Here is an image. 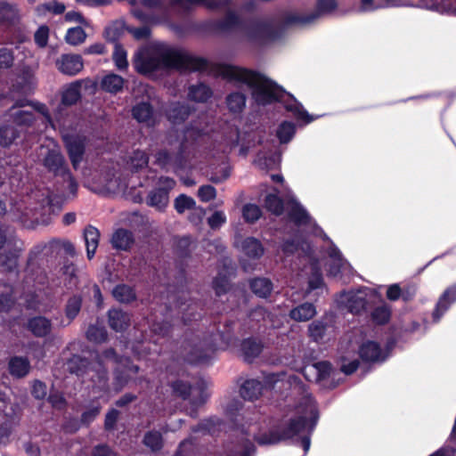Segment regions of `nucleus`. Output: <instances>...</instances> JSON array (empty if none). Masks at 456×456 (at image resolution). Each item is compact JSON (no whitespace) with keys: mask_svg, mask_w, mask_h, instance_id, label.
<instances>
[{"mask_svg":"<svg viewBox=\"0 0 456 456\" xmlns=\"http://www.w3.org/2000/svg\"><path fill=\"white\" fill-rule=\"evenodd\" d=\"M30 370V363L28 358L22 356H12L8 362V371L15 379L26 377Z\"/></svg>","mask_w":456,"mask_h":456,"instance_id":"cd10ccee","label":"nucleus"},{"mask_svg":"<svg viewBox=\"0 0 456 456\" xmlns=\"http://www.w3.org/2000/svg\"><path fill=\"white\" fill-rule=\"evenodd\" d=\"M456 301V285L449 287L439 297L433 311L434 322H438L441 316L448 310L450 305Z\"/></svg>","mask_w":456,"mask_h":456,"instance_id":"aec40b11","label":"nucleus"},{"mask_svg":"<svg viewBox=\"0 0 456 456\" xmlns=\"http://www.w3.org/2000/svg\"><path fill=\"white\" fill-rule=\"evenodd\" d=\"M149 163V156L142 151H134L130 158V167L132 172H139L146 167Z\"/></svg>","mask_w":456,"mask_h":456,"instance_id":"052dcab7","label":"nucleus"},{"mask_svg":"<svg viewBox=\"0 0 456 456\" xmlns=\"http://www.w3.org/2000/svg\"><path fill=\"white\" fill-rule=\"evenodd\" d=\"M131 115L136 122L148 128H153L159 123V115L151 102L150 97L136 102L131 109Z\"/></svg>","mask_w":456,"mask_h":456,"instance_id":"1a4fd4ad","label":"nucleus"},{"mask_svg":"<svg viewBox=\"0 0 456 456\" xmlns=\"http://www.w3.org/2000/svg\"><path fill=\"white\" fill-rule=\"evenodd\" d=\"M212 94L211 88L204 83L191 85L188 89V97L196 102H206Z\"/></svg>","mask_w":456,"mask_h":456,"instance_id":"4c0bfd02","label":"nucleus"},{"mask_svg":"<svg viewBox=\"0 0 456 456\" xmlns=\"http://www.w3.org/2000/svg\"><path fill=\"white\" fill-rule=\"evenodd\" d=\"M172 394L183 400H187L192 391V386L190 382L182 379H175L169 384Z\"/></svg>","mask_w":456,"mask_h":456,"instance_id":"09e8293b","label":"nucleus"},{"mask_svg":"<svg viewBox=\"0 0 456 456\" xmlns=\"http://www.w3.org/2000/svg\"><path fill=\"white\" fill-rule=\"evenodd\" d=\"M241 250L251 259H259L265 253L261 241L254 237H247L241 243Z\"/></svg>","mask_w":456,"mask_h":456,"instance_id":"473e14b6","label":"nucleus"},{"mask_svg":"<svg viewBox=\"0 0 456 456\" xmlns=\"http://www.w3.org/2000/svg\"><path fill=\"white\" fill-rule=\"evenodd\" d=\"M92 362L88 358L79 354H73L66 362L67 370L70 374L83 376L91 368Z\"/></svg>","mask_w":456,"mask_h":456,"instance_id":"7c9ffc66","label":"nucleus"},{"mask_svg":"<svg viewBox=\"0 0 456 456\" xmlns=\"http://www.w3.org/2000/svg\"><path fill=\"white\" fill-rule=\"evenodd\" d=\"M195 111V108L179 101L170 102L165 109V117L173 126L183 125Z\"/></svg>","mask_w":456,"mask_h":456,"instance_id":"9d476101","label":"nucleus"},{"mask_svg":"<svg viewBox=\"0 0 456 456\" xmlns=\"http://www.w3.org/2000/svg\"><path fill=\"white\" fill-rule=\"evenodd\" d=\"M222 424V420L216 417H210L200 420L196 426L191 428L193 433H202L214 435L218 431L217 427Z\"/></svg>","mask_w":456,"mask_h":456,"instance_id":"79ce46f5","label":"nucleus"},{"mask_svg":"<svg viewBox=\"0 0 456 456\" xmlns=\"http://www.w3.org/2000/svg\"><path fill=\"white\" fill-rule=\"evenodd\" d=\"M226 104L231 112L240 113L245 108L246 95L240 92H233L226 96Z\"/></svg>","mask_w":456,"mask_h":456,"instance_id":"de8ad7c7","label":"nucleus"},{"mask_svg":"<svg viewBox=\"0 0 456 456\" xmlns=\"http://www.w3.org/2000/svg\"><path fill=\"white\" fill-rule=\"evenodd\" d=\"M264 385L256 379L245 380L240 387V395L244 400L253 402L262 395Z\"/></svg>","mask_w":456,"mask_h":456,"instance_id":"b1692460","label":"nucleus"},{"mask_svg":"<svg viewBox=\"0 0 456 456\" xmlns=\"http://www.w3.org/2000/svg\"><path fill=\"white\" fill-rule=\"evenodd\" d=\"M265 208L276 216L284 212V201L277 193H268L265 197Z\"/></svg>","mask_w":456,"mask_h":456,"instance_id":"c03bdc74","label":"nucleus"},{"mask_svg":"<svg viewBox=\"0 0 456 456\" xmlns=\"http://www.w3.org/2000/svg\"><path fill=\"white\" fill-rule=\"evenodd\" d=\"M368 301L366 298L359 296H352L348 298L347 307L350 313L360 314L367 309Z\"/></svg>","mask_w":456,"mask_h":456,"instance_id":"0e129e2a","label":"nucleus"},{"mask_svg":"<svg viewBox=\"0 0 456 456\" xmlns=\"http://www.w3.org/2000/svg\"><path fill=\"white\" fill-rule=\"evenodd\" d=\"M296 131V125L292 121L283 120L276 129V137L281 144H286L293 139Z\"/></svg>","mask_w":456,"mask_h":456,"instance_id":"a19ab883","label":"nucleus"},{"mask_svg":"<svg viewBox=\"0 0 456 456\" xmlns=\"http://www.w3.org/2000/svg\"><path fill=\"white\" fill-rule=\"evenodd\" d=\"M255 444L248 438H241L236 450H230L226 456H254Z\"/></svg>","mask_w":456,"mask_h":456,"instance_id":"3c124183","label":"nucleus"},{"mask_svg":"<svg viewBox=\"0 0 456 456\" xmlns=\"http://www.w3.org/2000/svg\"><path fill=\"white\" fill-rule=\"evenodd\" d=\"M151 330L155 335H158L161 338L169 337L173 330V324L171 321L163 319V320H155L151 324Z\"/></svg>","mask_w":456,"mask_h":456,"instance_id":"6e6d98bb","label":"nucleus"},{"mask_svg":"<svg viewBox=\"0 0 456 456\" xmlns=\"http://www.w3.org/2000/svg\"><path fill=\"white\" fill-rule=\"evenodd\" d=\"M194 389L198 392V395L193 396L190 401V416L197 418L199 407L205 404L209 397L208 383L203 379H200L196 382Z\"/></svg>","mask_w":456,"mask_h":456,"instance_id":"412c9836","label":"nucleus"},{"mask_svg":"<svg viewBox=\"0 0 456 456\" xmlns=\"http://www.w3.org/2000/svg\"><path fill=\"white\" fill-rule=\"evenodd\" d=\"M127 30L126 23L123 20H115L108 25L104 29V38L114 45L119 44L118 41Z\"/></svg>","mask_w":456,"mask_h":456,"instance_id":"e433bc0d","label":"nucleus"},{"mask_svg":"<svg viewBox=\"0 0 456 456\" xmlns=\"http://www.w3.org/2000/svg\"><path fill=\"white\" fill-rule=\"evenodd\" d=\"M191 238L190 236H183L178 238L175 243V253L178 257L187 258L191 253Z\"/></svg>","mask_w":456,"mask_h":456,"instance_id":"4d7b16f0","label":"nucleus"},{"mask_svg":"<svg viewBox=\"0 0 456 456\" xmlns=\"http://www.w3.org/2000/svg\"><path fill=\"white\" fill-rule=\"evenodd\" d=\"M214 351V345L207 344L205 340L200 341L188 352L186 360L191 364L206 363L210 360Z\"/></svg>","mask_w":456,"mask_h":456,"instance_id":"ddd939ff","label":"nucleus"},{"mask_svg":"<svg viewBox=\"0 0 456 456\" xmlns=\"http://www.w3.org/2000/svg\"><path fill=\"white\" fill-rule=\"evenodd\" d=\"M309 23L310 20H308L307 14L300 15L293 12H286L281 17L278 25L275 26V28L279 31V37H281L289 28Z\"/></svg>","mask_w":456,"mask_h":456,"instance_id":"bb28decb","label":"nucleus"},{"mask_svg":"<svg viewBox=\"0 0 456 456\" xmlns=\"http://www.w3.org/2000/svg\"><path fill=\"white\" fill-rule=\"evenodd\" d=\"M218 71L222 77L250 87L252 97L258 105L280 102L285 97L286 91L281 86L258 71L226 63L220 64Z\"/></svg>","mask_w":456,"mask_h":456,"instance_id":"f03ea898","label":"nucleus"},{"mask_svg":"<svg viewBox=\"0 0 456 456\" xmlns=\"http://www.w3.org/2000/svg\"><path fill=\"white\" fill-rule=\"evenodd\" d=\"M174 208L178 214H183L185 210L195 209L196 201L186 194H180L175 199Z\"/></svg>","mask_w":456,"mask_h":456,"instance_id":"13d9d810","label":"nucleus"},{"mask_svg":"<svg viewBox=\"0 0 456 456\" xmlns=\"http://www.w3.org/2000/svg\"><path fill=\"white\" fill-rule=\"evenodd\" d=\"M55 65L61 74L74 77L84 69V61L79 54L63 53L56 60Z\"/></svg>","mask_w":456,"mask_h":456,"instance_id":"f8f14e48","label":"nucleus"},{"mask_svg":"<svg viewBox=\"0 0 456 456\" xmlns=\"http://www.w3.org/2000/svg\"><path fill=\"white\" fill-rule=\"evenodd\" d=\"M91 369L94 370V374L91 377L94 390L101 393H108L110 391V385L106 367L101 362H98L96 366Z\"/></svg>","mask_w":456,"mask_h":456,"instance_id":"4be33fe9","label":"nucleus"},{"mask_svg":"<svg viewBox=\"0 0 456 456\" xmlns=\"http://www.w3.org/2000/svg\"><path fill=\"white\" fill-rule=\"evenodd\" d=\"M82 80L72 82L61 94V104L65 106L75 105L81 99Z\"/></svg>","mask_w":456,"mask_h":456,"instance_id":"f704fd0d","label":"nucleus"},{"mask_svg":"<svg viewBox=\"0 0 456 456\" xmlns=\"http://www.w3.org/2000/svg\"><path fill=\"white\" fill-rule=\"evenodd\" d=\"M112 59L118 69L125 70L127 69V53L121 44H116L114 45Z\"/></svg>","mask_w":456,"mask_h":456,"instance_id":"bf43d9fd","label":"nucleus"},{"mask_svg":"<svg viewBox=\"0 0 456 456\" xmlns=\"http://www.w3.org/2000/svg\"><path fill=\"white\" fill-rule=\"evenodd\" d=\"M142 444L153 452H159L164 446L162 434L158 430L147 431L144 434Z\"/></svg>","mask_w":456,"mask_h":456,"instance_id":"37998d69","label":"nucleus"},{"mask_svg":"<svg viewBox=\"0 0 456 456\" xmlns=\"http://www.w3.org/2000/svg\"><path fill=\"white\" fill-rule=\"evenodd\" d=\"M245 35L249 42L265 44L268 40L279 38V31L269 21L254 20L245 28Z\"/></svg>","mask_w":456,"mask_h":456,"instance_id":"6e6552de","label":"nucleus"},{"mask_svg":"<svg viewBox=\"0 0 456 456\" xmlns=\"http://www.w3.org/2000/svg\"><path fill=\"white\" fill-rule=\"evenodd\" d=\"M83 298L80 294H74L69 297L64 307V314L69 322L74 321L81 311Z\"/></svg>","mask_w":456,"mask_h":456,"instance_id":"ea45409f","label":"nucleus"},{"mask_svg":"<svg viewBox=\"0 0 456 456\" xmlns=\"http://www.w3.org/2000/svg\"><path fill=\"white\" fill-rule=\"evenodd\" d=\"M241 25L240 17L234 11L228 10L223 19L204 20L197 25V28L203 33L218 34L231 31Z\"/></svg>","mask_w":456,"mask_h":456,"instance_id":"39448f33","label":"nucleus"},{"mask_svg":"<svg viewBox=\"0 0 456 456\" xmlns=\"http://www.w3.org/2000/svg\"><path fill=\"white\" fill-rule=\"evenodd\" d=\"M26 328L34 337L45 338L52 331V322L48 318L37 315L28 320Z\"/></svg>","mask_w":456,"mask_h":456,"instance_id":"a211bd4d","label":"nucleus"},{"mask_svg":"<svg viewBox=\"0 0 456 456\" xmlns=\"http://www.w3.org/2000/svg\"><path fill=\"white\" fill-rule=\"evenodd\" d=\"M133 65L139 74L150 76L158 71L172 69L180 72L205 71L208 67V61L174 47L159 45L151 52H136Z\"/></svg>","mask_w":456,"mask_h":456,"instance_id":"f257e3e1","label":"nucleus"},{"mask_svg":"<svg viewBox=\"0 0 456 456\" xmlns=\"http://www.w3.org/2000/svg\"><path fill=\"white\" fill-rule=\"evenodd\" d=\"M212 288L217 297L224 296L231 289L229 276L219 271L217 275L212 281Z\"/></svg>","mask_w":456,"mask_h":456,"instance_id":"49530a36","label":"nucleus"},{"mask_svg":"<svg viewBox=\"0 0 456 456\" xmlns=\"http://www.w3.org/2000/svg\"><path fill=\"white\" fill-rule=\"evenodd\" d=\"M61 140L72 167L77 169L84 159L87 137L80 133L63 131Z\"/></svg>","mask_w":456,"mask_h":456,"instance_id":"20e7f679","label":"nucleus"},{"mask_svg":"<svg viewBox=\"0 0 456 456\" xmlns=\"http://www.w3.org/2000/svg\"><path fill=\"white\" fill-rule=\"evenodd\" d=\"M249 289L260 298H267L273 289V282L267 278L256 277L249 281Z\"/></svg>","mask_w":456,"mask_h":456,"instance_id":"2f4dec72","label":"nucleus"},{"mask_svg":"<svg viewBox=\"0 0 456 456\" xmlns=\"http://www.w3.org/2000/svg\"><path fill=\"white\" fill-rule=\"evenodd\" d=\"M316 307L313 303L305 302L293 307L289 314L290 319L297 322H308L316 315Z\"/></svg>","mask_w":456,"mask_h":456,"instance_id":"a878e982","label":"nucleus"},{"mask_svg":"<svg viewBox=\"0 0 456 456\" xmlns=\"http://www.w3.org/2000/svg\"><path fill=\"white\" fill-rule=\"evenodd\" d=\"M262 216L261 208L252 203L245 204L242 208V217L248 224L256 223Z\"/></svg>","mask_w":456,"mask_h":456,"instance_id":"680f3d73","label":"nucleus"},{"mask_svg":"<svg viewBox=\"0 0 456 456\" xmlns=\"http://www.w3.org/2000/svg\"><path fill=\"white\" fill-rule=\"evenodd\" d=\"M359 356L364 362H377L385 360L380 345L372 340L363 342L359 347Z\"/></svg>","mask_w":456,"mask_h":456,"instance_id":"2eb2a0df","label":"nucleus"},{"mask_svg":"<svg viewBox=\"0 0 456 456\" xmlns=\"http://www.w3.org/2000/svg\"><path fill=\"white\" fill-rule=\"evenodd\" d=\"M21 130L12 125L0 126V147L11 146L20 136Z\"/></svg>","mask_w":456,"mask_h":456,"instance_id":"58836bf2","label":"nucleus"},{"mask_svg":"<svg viewBox=\"0 0 456 456\" xmlns=\"http://www.w3.org/2000/svg\"><path fill=\"white\" fill-rule=\"evenodd\" d=\"M337 8L338 2L336 0H317L314 11L307 14L308 20L312 23L320 17L331 13Z\"/></svg>","mask_w":456,"mask_h":456,"instance_id":"72a5a7b5","label":"nucleus"},{"mask_svg":"<svg viewBox=\"0 0 456 456\" xmlns=\"http://www.w3.org/2000/svg\"><path fill=\"white\" fill-rule=\"evenodd\" d=\"M285 96L288 97L284 101L285 110L291 112L297 120L303 121L305 124H310L316 119L317 117L309 114L292 94L286 92Z\"/></svg>","mask_w":456,"mask_h":456,"instance_id":"f3484780","label":"nucleus"},{"mask_svg":"<svg viewBox=\"0 0 456 456\" xmlns=\"http://www.w3.org/2000/svg\"><path fill=\"white\" fill-rule=\"evenodd\" d=\"M110 327L116 332L125 331L130 325L129 315L121 309H110L108 312Z\"/></svg>","mask_w":456,"mask_h":456,"instance_id":"393cba45","label":"nucleus"},{"mask_svg":"<svg viewBox=\"0 0 456 456\" xmlns=\"http://www.w3.org/2000/svg\"><path fill=\"white\" fill-rule=\"evenodd\" d=\"M86 34L85 30L81 27H75L68 29L65 40L71 45H77L82 44L86 40Z\"/></svg>","mask_w":456,"mask_h":456,"instance_id":"e2e57ef3","label":"nucleus"},{"mask_svg":"<svg viewBox=\"0 0 456 456\" xmlns=\"http://www.w3.org/2000/svg\"><path fill=\"white\" fill-rule=\"evenodd\" d=\"M16 303L12 290L0 293V314H9Z\"/></svg>","mask_w":456,"mask_h":456,"instance_id":"338daca9","label":"nucleus"},{"mask_svg":"<svg viewBox=\"0 0 456 456\" xmlns=\"http://www.w3.org/2000/svg\"><path fill=\"white\" fill-rule=\"evenodd\" d=\"M84 240L86 248V256L89 260L93 259L99 245L100 232L89 224L84 229Z\"/></svg>","mask_w":456,"mask_h":456,"instance_id":"c756f323","label":"nucleus"},{"mask_svg":"<svg viewBox=\"0 0 456 456\" xmlns=\"http://www.w3.org/2000/svg\"><path fill=\"white\" fill-rule=\"evenodd\" d=\"M263 349L262 340L256 337L243 338L240 345V350L247 362H252L254 359L261 354Z\"/></svg>","mask_w":456,"mask_h":456,"instance_id":"4468645a","label":"nucleus"},{"mask_svg":"<svg viewBox=\"0 0 456 456\" xmlns=\"http://www.w3.org/2000/svg\"><path fill=\"white\" fill-rule=\"evenodd\" d=\"M10 113V119L12 122V126L17 128H28L34 125L36 120L35 115L32 111L17 110Z\"/></svg>","mask_w":456,"mask_h":456,"instance_id":"c9c22d12","label":"nucleus"},{"mask_svg":"<svg viewBox=\"0 0 456 456\" xmlns=\"http://www.w3.org/2000/svg\"><path fill=\"white\" fill-rule=\"evenodd\" d=\"M328 325L321 320H316L311 322L308 326V336L314 342H319L323 339Z\"/></svg>","mask_w":456,"mask_h":456,"instance_id":"5fc2aeb1","label":"nucleus"},{"mask_svg":"<svg viewBox=\"0 0 456 456\" xmlns=\"http://www.w3.org/2000/svg\"><path fill=\"white\" fill-rule=\"evenodd\" d=\"M135 242L134 233L126 228L117 229L110 240L113 248L122 251H130Z\"/></svg>","mask_w":456,"mask_h":456,"instance_id":"dca6fc26","label":"nucleus"},{"mask_svg":"<svg viewBox=\"0 0 456 456\" xmlns=\"http://www.w3.org/2000/svg\"><path fill=\"white\" fill-rule=\"evenodd\" d=\"M41 156V164L49 174L54 177L69 175V164L59 147L45 148V152Z\"/></svg>","mask_w":456,"mask_h":456,"instance_id":"0eeeda50","label":"nucleus"},{"mask_svg":"<svg viewBox=\"0 0 456 456\" xmlns=\"http://www.w3.org/2000/svg\"><path fill=\"white\" fill-rule=\"evenodd\" d=\"M113 298L120 304L130 305L137 300L134 287L126 283L117 284L111 291Z\"/></svg>","mask_w":456,"mask_h":456,"instance_id":"5701e85b","label":"nucleus"},{"mask_svg":"<svg viewBox=\"0 0 456 456\" xmlns=\"http://www.w3.org/2000/svg\"><path fill=\"white\" fill-rule=\"evenodd\" d=\"M86 338L89 341L102 343L107 340L108 335L104 328L91 325L87 329Z\"/></svg>","mask_w":456,"mask_h":456,"instance_id":"69168bd1","label":"nucleus"},{"mask_svg":"<svg viewBox=\"0 0 456 456\" xmlns=\"http://www.w3.org/2000/svg\"><path fill=\"white\" fill-rule=\"evenodd\" d=\"M288 218L297 226L308 225L311 216L306 209L296 200L289 201Z\"/></svg>","mask_w":456,"mask_h":456,"instance_id":"6ab92c4d","label":"nucleus"},{"mask_svg":"<svg viewBox=\"0 0 456 456\" xmlns=\"http://www.w3.org/2000/svg\"><path fill=\"white\" fill-rule=\"evenodd\" d=\"M119 415V411L114 408H111L107 411L104 419L105 431L111 432L116 429Z\"/></svg>","mask_w":456,"mask_h":456,"instance_id":"774afa93","label":"nucleus"},{"mask_svg":"<svg viewBox=\"0 0 456 456\" xmlns=\"http://www.w3.org/2000/svg\"><path fill=\"white\" fill-rule=\"evenodd\" d=\"M61 273L67 276L64 281L65 287L68 289L76 288L78 284V277L77 275V267L73 263H65L61 267Z\"/></svg>","mask_w":456,"mask_h":456,"instance_id":"864d4df0","label":"nucleus"},{"mask_svg":"<svg viewBox=\"0 0 456 456\" xmlns=\"http://www.w3.org/2000/svg\"><path fill=\"white\" fill-rule=\"evenodd\" d=\"M102 408V407L98 401H93L80 416L79 419L83 427L88 428L100 415Z\"/></svg>","mask_w":456,"mask_h":456,"instance_id":"a18cd8bd","label":"nucleus"},{"mask_svg":"<svg viewBox=\"0 0 456 456\" xmlns=\"http://www.w3.org/2000/svg\"><path fill=\"white\" fill-rule=\"evenodd\" d=\"M44 248H46V246L44 248L40 246L33 248L29 251L27 259V272L33 279L35 283L42 286L47 284L48 282V274L45 269L38 265L37 259L38 256L42 253Z\"/></svg>","mask_w":456,"mask_h":456,"instance_id":"9b49d317","label":"nucleus"},{"mask_svg":"<svg viewBox=\"0 0 456 456\" xmlns=\"http://www.w3.org/2000/svg\"><path fill=\"white\" fill-rule=\"evenodd\" d=\"M308 424L305 416L290 418L287 422L272 427L268 431L254 436V440L260 446L275 445L293 440L302 433Z\"/></svg>","mask_w":456,"mask_h":456,"instance_id":"7ed1b4c3","label":"nucleus"},{"mask_svg":"<svg viewBox=\"0 0 456 456\" xmlns=\"http://www.w3.org/2000/svg\"><path fill=\"white\" fill-rule=\"evenodd\" d=\"M125 82L121 76L111 72L102 77L100 85L102 91L117 94L123 91Z\"/></svg>","mask_w":456,"mask_h":456,"instance_id":"c85d7f7f","label":"nucleus"},{"mask_svg":"<svg viewBox=\"0 0 456 456\" xmlns=\"http://www.w3.org/2000/svg\"><path fill=\"white\" fill-rule=\"evenodd\" d=\"M159 186L150 191L145 202L147 206L164 211L169 202V192L175 187V181L168 176H160Z\"/></svg>","mask_w":456,"mask_h":456,"instance_id":"423d86ee","label":"nucleus"},{"mask_svg":"<svg viewBox=\"0 0 456 456\" xmlns=\"http://www.w3.org/2000/svg\"><path fill=\"white\" fill-rule=\"evenodd\" d=\"M19 255L15 251H7L0 254V268L2 271L11 273L18 267Z\"/></svg>","mask_w":456,"mask_h":456,"instance_id":"8fccbe9b","label":"nucleus"},{"mask_svg":"<svg viewBox=\"0 0 456 456\" xmlns=\"http://www.w3.org/2000/svg\"><path fill=\"white\" fill-rule=\"evenodd\" d=\"M371 320L377 325L387 324L391 318V308L387 304L375 307L371 314Z\"/></svg>","mask_w":456,"mask_h":456,"instance_id":"603ef678","label":"nucleus"}]
</instances>
